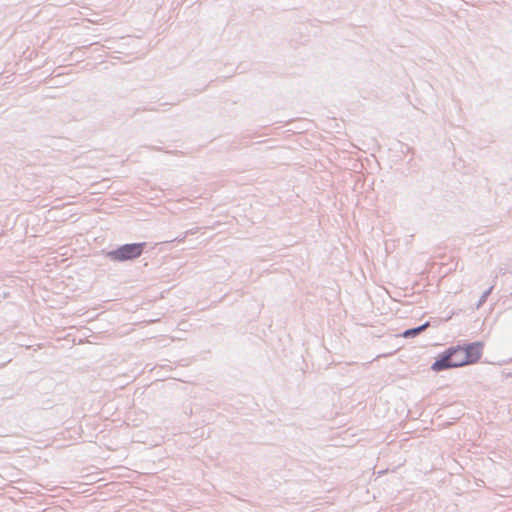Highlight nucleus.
Returning a JSON list of instances; mask_svg holds the SVG:
<instances>
[{
  "label": "nucleus",
  "mask_w": 512,
  "mask_h": 512,
  "mask_svg": "<svg viewBox=\"0 0 512 512\" xmlns=\"http://www.w3.org/2000/svg\"><path fill=\"white\" fill-rule=\"evenodd\" d=\"M144 243L126 244L111 251L109 256L115 261H126L139 257L144 249Z\"/></svg>",
  "instance_id": "nucleus-2"
},
{
  "label": "nucleus",
  "mask_w": 512,
  "mask_h": 512,
  "mask_svg": "<svg viewBox=\"0 0 512 512\" xmlns=\"http://www.w3.org/2000/svg\"><path fill=\"white\" fill-rule=\"evenodd\" d=\"M428 326H429V323L426 322L425 324H423L422 326H419L417 328L408 329L403 333V337L408 338V337L416 336L417 334H419L420 332L425 330Z\"/></svg>",
  "instance_id": "nucleus-3"
},
{
  "label": "nucleus",
  "mask_w": 512,
  "mask_h": 512,
  "mask_svg": "<svg viewBox=\"0 0 512 512\" xmlns=\"http://www.w3.org/2000/svg\"><path fill=\"white\" fill-rule=\"evenodd\" d=\"M483 344L471 343L465 346L450 347L432 364L431 369L440 372L478 362L482 356Z\"/></svg>",
  "instance_id": "nucleus-1"
}]
</instances>
